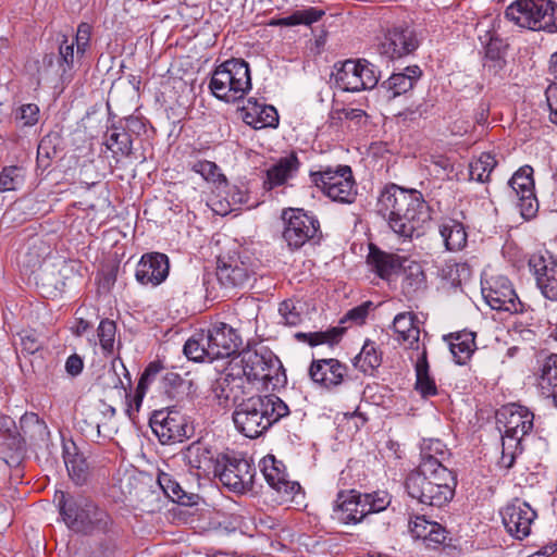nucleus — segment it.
Listing matches in <instances>:
<instances>
[{"mask_svg": "<svg viewBox=\"0 0 557 557\" xmlns=\"http://www.w3.org/2000/svg\"><path fill=\"white\" fill-rule=\"evenodd\" d=\"M345 329L343 327H331L326 331L320 332H297L294 337L296 341L301 343H307L311 347H315L318 345L327 344L330 346H334L339 343L342 336L344 334Z\"/></svg>", "mask_w": 557, "mask_h": 557, "instance_id": "obj_47", "label": "nucleus"}, {"mask_svg": "<svg viewBox=\"0 0 557 557\" xmlns=\"http://www.w3.org/2000/svg\"><path fill=\"white\" fill-rule=\"evenodd\" d=\"M281 219L284 223L282 237L292 251L307 243L317 245L323 237L320 221L312 212L301 208H285Z\"/></svg>", "mask_w": 557, "mask_h": 557, "instance_id": "obj_7", "label": "nucleus"}, {"mask_svg": "<svg viewBox=\"0 0 557 557\" xmlns=\"http://www.w3.org/2000/svg\"><path fill=\"white\" fill-rule=\"evenodd\" d=\"M502 519L507 532L517 540L525 539L531 532V524L536 512L531 506L520 499H515L502 511Z\"/></svg>", "mask_w": 557, "mask_h": 557, "instance_id": "obj_14", "label": "nucleus"}, {"mask_svg": "<svg viewBox=\"0 0 557 557\" xmlns=\"http://www.w3.org/2000/svg\"><path fill=\"white\" fill-rule=\"evenodd\" d=\"M116 323L108 318L102 319L97 329V336L104 356H112L116 335Z\"/></svg>", "mask_w": 557, "mask_h": 557, "instance_id": "obj_53", "label": "nucleus"}, {"mask_svg": "<svg viewBox=\"0 0 557 557\" xmlns=\"http://www.w3.org/2000/svg\"><path fill=\"white\" fill-rule=\"evenodd\" d=\"M413 469L405 479V490L409 497L430 507H443L455 496L457 474L449 468Z\"/></svg>", "mask_w": 557, "mask_h": 557, "instance_id": "obj_5", "label": "nucleus"}, {"mask_svg": "<svg viewBox=\"0 0 557 557\" xmlns=\"http://www.w3.org/2000/svg\"><path fill=\"white\" fill-rule=\"evenodd\" d=\"M540 10L537 0H517L507 7L505 16L520 27L534 30L536 27H542L534 15Z\"/></svg>", "mask_w": 557, "mask_h": 557, "instance_id": "obj_30", "label": "nucleus"}, {"mask_svg": "<svg viewBox=\"0 0 557 557\" xmlns=\"http://www.w3.org/2000/svg\"><path fill=\"white\" fill-rule=\"evenodd\" d=\"M92 27L89 23L82 22L77 26V32L74 41L76 45V53L83 57L87 51L90 42Z\"/></svg>", "mask_w": 557, "mask_h": 557, "instance_id": "obj_63", "label": "nucleus"}, {"mask_svg": "<svg viewBox=\"0 0 557 557\" xmlns=\"http://www.w3.org/2000/svg\"><path fill=\"white\" fill-rule=\"evenodd\" d=\"M301 165L300 160L295 151L288 156L280 158L276 163L267 170V176L263 181V188L272 190L275 187L282 186L293 178Z\"/></svg>", "mask_w": 557, "mask_h": 557, "instance_id": "obj_25", "label": "nucleus"}, {"mask_svg": "<svg viewBox=\"0 0 557 557\" xmlns=\"http://www.w3.org/2000/svg\"><path fill=\"white\" fill-rule=\"evenodd\" d=\"M149 425L161 444L181 443L195 433L189 417L174 407L154 410L149 418Z\"/></svg>", "mask_w": 557, "mask_h": 557, "instance_id": "obj_10", "label": "nucleus"}, {"mask_svg": "<svg viewBox=\"0 0 557 557\" xmlns=\"http://www.w3.org/2000/svg\"><path fill=\"white\" fill-rule=\"evenodd\" d=\"M438 232L448 251H460L467 246L468 233L462 222L453 218H443Z\"/></svg>", "mask_w": 557, "mask_h": 557, "instance_id": "obj_33", "label": "nucleus"}, {"mask_svg": "<svg viewBox=\"0 0 557 557\" xmlns=\"http://www.w3.org/2000/svg\"><path fill=\"white\" fill-rule=\"evenodd\" d=\"M169 271L170 260L165 253L147 252L137 263L135 277L141 285L158 286L166 280Z\"/></svg>", "mask_w": 557, "mask_h": 557, "instance_id": "obj_20", "label": "nucleus"}, {"mask_svg": "<svg viewBox=\"0 0 557 557\" xmlns=\"http://www.w3.org/2000/svg\"><path fill=\"white\" fill-rule=\"evenodd\" d=\"M367 264L380 278L388 281L400 268V257L381 250L373 244L369 246Z\"/></svg>", "mask_w": 557, "mask_h": 557, "instance_id": "obj_28", "label": "nucleus"}, {"mask_svg": "<svg viewBox=\"0 0 557 557\" xmlns=\"http://www.w3.org/2000/svg\"><path fill=\"white\" fill-rule=\"evenodd\" d=\"M54 502L62 521L72 532L85 536H110L115 533L113 518L91 497L58 491L54 494Z\"/></svg>", "mask_w": 557, "mask_h": 557, "instance_id": "obj_3", "label": "nucleus"}, {"mask_svg": "<svg viewBox=\"0 0 557 557\" xmlns=\"http://www.w3.org/2000/svg\"><path fill=\"white\" fill-rule=\"evenodd\" d=\"M421 76L422 71L418 65L407 66L404 72L393 73L382 83L381 88L389 92L388 99H394L411 90Z\"/></svg>", "mask_w": 557, "mask_h": 557, "instance_id": "obj_31", "label": "nucleus"}, {"mask_svg": "<svg viewBox=\"0 0 557 557\" xmlns=\"http://www.w3.org/2000/svg\"><path fill=\"white\" fill-rule=\"evenodd\" d=\"M502 433L525 436L533 430L534 414L527 407L511 404L496 413Z\"/></svg>", "mask_w": 557, "mask_h": 557, "instance_id": "obj_18", "label": "nucleus"}, {"mask_svg": "<svg viewBox=\"0 0 557 557\" xmlns=\"http://www.w3.org/2000/svg\"><path fill=\"white\" fill-rule=\"evenodd\" d=\"M221 453L213 449L203 441H195L183 450V460L191 470H197V475L209 476L216 471Z\"/></svg>", "mask_w": 557, "mask_h": 557, "instance_id": "obj_21", "label": "nucleus"}, {"mask_svg": "<svg viewBox=\"0 0 557 557\" xmlns=\"http://www.w3.org/2000/svg\"><path fill=\"white\" fill-rule=\"evenodd\" d=\"M24 181L25 171L22 166H4L0 172V191L16 190Z\"/></svg>", "mask_w": 557, "mask_h": 557, "instance_id": "obj_54", "label": "nucleus"}, {"mask_svg": "<svg viewBox=\"0 0 557 557\" xmlns=\"http://www.w3.org/2000/svg\"><path fill=\"white\" fill-rule=\"evenodd\" d=\"M416 384L414 389L420 394L422 398H429L436 396L438 389L435 380L430 374V366L428 361L426 347L423 346L422 351L419 354L416 364Z\"/></svg>", "mask_w": 557, "mask_h": 557, "instance_id": "obj_36", "label": "nucleus"}, {"mask_svg": "<svg viewBox=\"0 0 557 557\" xmlns=\"http://www.w3.org/2000/svg\"><path fill=\"white\" fill-rule=\"evenodd\" d=\"M256 265L253 260L240 251H227L216 258L214 275L208 274L203 278L207 295L213 299L237 294L256 281Z\"/></svg>", "mask_w": 557, "mask_h": 557, "instance_id": "obj_4", "label": "nucleus"}, {"mask_svg": "<svg viewBox=\"0 0 557 557\" xmlns=\"http://www.w3.org/2000/svg\"><path fill=\"white\" fill-rule=\"evenodd\" d=\"M475 337L474 332L466 330L444 336L457 364L465 366L470 360L476 349Z\"/></svg>", "mask_w": 557, "mask_h": 557, "instance_id": "obj_32", "label": "nucleus"}, {"mask_svg": "<svg viewBox=\"0 0 557 557\" xmlns=\"http://www.w3.org/2000/svg\"><path fill=\"white\" fill-rule=\"evenodd\" d=\"M502 456L499 466L504 469H511L523 450V438L521 435L502 433Z\"/></svg>", "mask_w": 557, "mask_h": 557, "instance_id": "obj_46", "label": "nucleus"}, {"mask_svg": "<svg viewBox=\"0 0 557 557\" xmlns=\"http://www.w3.org/2000/svg\"><path fill=\"white\" fill-rule=\"evenodd\" d=\"M376 213L404 240L420 237L432 219V209L421 191L414 188L386 184L376 201Z\"/></svg>", "mask_w": 557, "mask_h": 557, "instance_id": "obj_1", "label": "nucleus"}, {"mask_svg": "<svg viewBox=\"0 0 557 557\" xmlns=\"http://www.w3.org/2000/svg\"><path fill=\"white\" fill-rule=\"evenodd\" d=\"M539 387L541 394L550 398L557 407V354H550L543 359Z\"/></svg>", "mask_w": 557, "mask_h": 557, "instance_id": "obj_38", "label": "nucleus"}, {"mask_svg": "<svg viewBox=\"0 0 557 557\" xmlns=\"http://www.w3.org/2000/svg\"><path fill=\"white\" fill-rule=\"evenodd\" d=\"M352 363L363 374L372 375L382 363V352L377 350L373 342L367 339Z\"/></svg>", "mask_w": 557, "mask_h": 557, "instance_id": "obj_42", "label": "nucleus"}, {"mask_svg": "<svg viewBox=\"0 0 557 557\" xmlns=\"http://www.w3.org/2000/svg\"><path fill=\"white\" fill-rule=\"evenodd\" d=\"M278 313L285 325L297 326L302 321L301 310L294 299H285L278 306Z\"/></svg>", "mask_w": 557, "mask_h": 557, "instance_id": "obj_58", "label": "nucleus"}, {"mask_svg": "<svg viewBox=\"0 0 557 557\" xmlns=\"http://www.w3.org/2000/svg\"><path fill=\"white\" fill-rule=\"evenodd\" d=\"M324 15L323 10H319L317 8L310 7L305 10H297L293 12L290 15L285 17L272 18L269 22L270 26H281V27H289L296 25H311Z\"/></svg>", "mask_w": 557, "mask_h": 557, "instance_id": "obj_45", "label": "nucleus"}, {"mask_svg": "<svg viewBox=\"0 0 557 557\" xmlns=\"http://www.w3.org/2000/svg\"><path fill=\"white\" fill-rule=\"evenodd\" d=\"M243 383L242 377H233L230 383L231 392L235 388L240 389V394L236 392L233 395L235 405L233 421L238 432L246 437L256 438L287 417L290 410L286 403L274 394L248 396Z\"/></svg>", "mask_w": 557, "mask_h": 557, "instance_id": "obj_2", "label": "nucleus"}, {"mask_svg": "<svg viewBox=\"0 0 557 557\" xmlns=\"http://www.w3.org/2000/svg\"><path fill=\"white\" fill-rule=\"evenodd\" d=\"M419 46L414 32L407 25L393 26L380 45V52L389 59H398L412 53Z\"/></svg>", "mask_w": 557, "mask_h": 557, "instance_id": "obj_17", "label": "nucleus"}, {"mask_svg": "<svg viewBox=\"0 0 557 557\" xmlns=\"http://www.w3.org/2000/svg\"><path fill=\"white\" fill-rule=\"evenodd\" d=\"M40 116L39 107L36 103L22 104L15 114V119L22 122L23 126H34Z\"/></svg>", "mask_w": 557, "mask_h": 557, "instance_id": "obj_61", "label": "nucleus"}, {"mask_svg": "<svg viewBox=\"0 0 557 557\" xmlns=\"http://www.w3.org/2000/svg\"><path fill=\"white\" fill-rule=\"evenodd\" d=\"M209 89L215 98L228 103L243 99L251 89L249 64L244 59L224 61L212 72Z\"/></svg>", "mask_w": 557, "mask_h": 557, "instance_id": "obj_6", "label": "nucleus"}, {"mask_svg": "<svg viewBox=\"0 0 557 557\" xmlns=\"http://www.w3.org/2000/svg\"><path fill=\"white\" fill-rule=\"evenodd\" d=\"M259 466L268 484L277 493L283 494L286 499H293L301 490L298 482L288 480L284 462L277 460L273 455L263 457Z\"/></svg>", "mask_w": 557, "mask_h": 557, "instance_id": "obj_15", "label": "nucleus"}, {"mask_svg": "<svg viewBox=\"0 0 557 557\" xmlns=\"http://www.w3.org/2000/svg\"><path fill=\"white\" fill-rule=\"evenodd\" d=\"M335 72L332 73L335 86L343 91L356 92L362 90V84L359 77V62L356 60H346L334 65Z\"/></svg>", "mask_w": 557, "mask_h": 557, "instance_id": "obj_34", "label": "nucleus"}, {"mask_svg": "<svg viewBox=\"0 0 557 557\" xmlns=\"http://www.w3.org/2000/svg\"><path fill=\"white\" fill-rule=\"evenodd\" d=\"M209 354L216 360L236 354L242 345V337L237 330L224 322L211 323L205 331Z\"/></svg>", "mask_w": 557, "mask_h": 557, "instance_id": "obj_13", "label": "nucleus"}, {"mask_svg": "<svg viewBox=\"0 0 557 557\" xmlns=\"http://www.w3.org/2000/svg\"><path fill=\"white\" fill-rule=\"evenodd\" d=\"M158 484L172 502L183 506L197 504L198 495L186 493L171 474L164 472L159 473Z\"/></svg>", "mask_w": 557, "mask_h": 557, "instance_id": "obj_41", "label": "nucleus"}, {"mask_svg": "<svg viewBox=\"0 0 557 557\" xmlns=\"http://www.w3.org/2000/svg\"><path fill=\"white\" fill-rule=\"evenodd\" d=\"M240 113L243 121L255 129L276 128L280 123L277 110L271 104L260 103L256 98H249L240 108Z\"/></svg>", "mask_w": 557, "mask_h": 557, "instance_id": "obj_23", "label": "nucleus"}, {"mask_svg": "<svg viewBox=\"0 0 557 557\" xmlns=\"http://www.w3.org/2000/svg\"><path fill=\"white\" fill-rule=\"evenodd\" d=\"M63 459L71 481L77 486L86 485L91 476V468L75 443L63 445Z\"/></svg>", "mask_w": 557, "mask_h": 557, "instance_id": "obj_26", "label": "nucleus"}, {"mask_svg": "<svg viewBox=\"0 0 557 557\" xmlns=\"http://www.w3.org/2000/svg\"><path fill=\"white\" fill-rule=\"evenodd\" d=\"M530 272L535 277L536 286L549 300H557V260L552 257L532 255L528 261Z\"/></svg>", "mask_w": 557, "mask_h": 557, "instance_id": "obj_19", "label": "nucleus"}, {"mask_svg": "<svg viewBox=\"0 0 557 557\" xmlns=\"http://www.w3.org/2000/svg\"><path fill=\"white\" fill-rule=\"evenodd\" d=\"M508 44L499 38L498 36H491L488 42L485 46V62L484 67L494 75H497L503 71L507 64Z\"/></svg>", "mask_w": 557, "mask_h": 557, "instance_id": "obj_39", "label": "nucleus"}, {"mask_svg": "<svg viewBox=\"0 0 557 557\" xmlns=\"http://www.w3.org/2000/svg\"><path fill=\"white\" fill-rule=\"evenodd\" d=\"M438 275L451 286L458 287L470 275V268L466 263L447 261L438 269Z\"/></svg>", "mask_w": 557, "mask_h": 557, "instance_id": "obj_52", "label": "nucleus"}, {"mask_svg": "<svg viewBox=\"0 0 557 557\" xmlns=\"http://www.w3.org/2000/svg\"><path fill=\"white\" fill-rule=\"evenodd\" d=\"M218 467L213 476L218 478L223 486L236 494H246L253 488L256 468L234 451L221 453L216 460Z\"/></svg>", "mask_w": 557, "mask_h": 557, "instance_id": "obj_9", "label": "nucleus"}, {"mask_svg": "<svg viewBox=\"0 0 557 557\" xmlns=\"http://www.w3.org/2000/svg\"><path fill=\"white\" fill-rule=\"evenodd\" d=\"M0 433L4 438V444L17 457L24 454V440L21 436L15 421L9 416L0 417Z\"/></svg>", "mask_w": 557, "mask_h": 557, "instance_id": "obj_48", "label": "nucleus"}, {"mask_svg": "<svg viewBox=\"0 0 557 557\" xmlns=\"http://www.w3.org/2000/svg\"><path fill=\"white\" fill-rule=\"evenodd\" d=\"M59 45V57L57 59L60 75L69 74L74 67V41H69L67 36L63 35Z\"/></svg>", "mask_w": 557, "mask_h": 557, "instance_id": "obj_56", "label": "nucleus"}, {"mask_svg": "<svg viewBox=\"0 0 557 557\" xmlns=\"http://www.w3.org/2000/svg\"><path fill=\"white\" fill-rule=\"evenodd\" d=\"M160 381L165 393L174 396L173 393L185 384V380L176 372L169 371L164 368V372L160 375Z\"/></svg>", "mask_w": 557, "mask_h": 557, "instance_id": "obj_64", "label": "nucleus"}, {"mask_svg": "<svg viewBox=\"0 0 557 557\" xmlns=\"http://www.w3.org/2000/svg\"><path fill=\"white\" fill-rule=\"evenodd\" d=\"M63 150V137L59 132L51 131L46 134L37 147V169L41 172L47 171L59 153Z\"/></svg>", "mask_w": 557, "mask_h": 557, "instance_id": "obj_35", "label": "nucleus"}, {"mask_svg": "<svg viewBox=\"0 0 557 557\" xmlns=\"http://www.w3.org/2000/svg\"><path fill=\"white\" fill-rule=\"evenodd\" d=\"M162 372H164V366L161 361L150 362L141 373L137 386H139L140 389L148 391L151 383L160 380Z\"/></svg>", "mask_w": 557, "mask_h": 557, "instance_id": "obj_60", "label": "nucleus"}, {"mask_svg": "<svg viewBox=\"0 0 557 557\" xmlns=\"http://www.w3.org/2000/svg\"><path fill=\"white\" fill-rule=\"evenodd\" d=\"M362 493L356 490L339 491L333 505L332 519L342 524H357L366 519L362 509Z\"/></svg>", "mask_w": 557, "mask_h": 557, "instance_id": "obj_22", "label": "nucleus"}, {"mask_svg": "<svg viewBox=\"0 0 557 557\" xmlns=\"http://www.w3.org/2000/svg\"><path fill=\"white\" fill-rule=\"evenodd\" d=\"M243 373L248 382L260 381L268 375L264 371L267 370L268 363L273 360L276 362V355L267 347H261L256 350H244L239 354Z\"/></svg>", "mask_w": 557, "mask_h": 557, "instance_id": "obj_24", "label": "nucleus"}, {"mask_svg": "<svg viewBox=\"0 0 557 557\" xmlns=\"http://www.w3.org/2000/svg\"><path fill=\"white\" fill-rule=\"evenodd\" d=\"M497 165L495 156L491 152H482L480 157L469 163L470 180L485 183L490 180L491 173Z\"/></svg>", "mask_w": 557, "mask_h": 557, "instance_id": "obj_49", "label": "nucleus"}, {"mask_svg": "<svg viewBox=\"0 0 557 557\" xmlns=\"http://www.w3.org/2000/svg\"><path fill=\"white\" fill-rule=\"evenodd\" d=\"M309 176L311 183L333 201L341 203L355 201L356 183L349 165L321 166L319 171H310Z\"/></svg>", "mask_w": 557, "mask_h": 557, "instance_id": "obj_8", "label": "nucleus"}, {"mask_svg": "<svg viewBox=\"0 0 557 557\" xmlns=\"http://www.w3.org/2000/svg\"><path fill=\"white\" fill-rule=\"evenodd\" d=\"M104 145L114 156L131 157L133 154V138L129 133L122 131L120 125L112 124L107 134Z\"/></svg>", "mask_w": 557, "mask_h": 557, "instance_id": "obj_43", "label": "nucleus"}, {"mask_svg": "<svg viewBox=\"0 0 557 557\" xmlns=\"http://www.w3.org/2000/svg\"><path fill=\"white\" fill-rule=\"evenodd\" d=\"M362 516L366 518L371 513H377L385 510L392 503V496L385 491L373 493H362Z\"/></svg>", "mask_w": 557, "mask_h": 557, "instance_id": "obj_51", "label": "nucleus"}, {"mask_svg": "<svg viewBox=\"0 0 557 557\" xmlns=\"http://www.w3.org/2000/svg\"><path fill=\"white\" fill-rule=\"evenodd\" d=\"M425 289L426 275L419 263L412 262L404 269L401 293L407 299H412Z\"/></svg>", "mask_w": 557, "mask_h": 557, "instance_id": "obj_40", "label": "nucleus"}, {"mask_svg": "<svg viewBox=\"0 0 557 557\" xmlns=\"http://www.w3.org/2000/svg\"><path fill=\"white\" fill-rule=\"evenodd\" d=\"M533 174V168L525 164L519 168L508 181L509 187L518 199L520 214L524 220L533 219L539 211Z\"/></svg>", "mask_w": 557, "mask_h": 557, "instance_id": "obj_12", "label": "nucleus"}, {"mask_svg": "<svg viewBox=\"0 0 557 557\" xmlns=\"http://www.w3.org/2000/svg\"><path fill=\"white\" fill-rule=\"evenodd\" d=\"M347 371V366L338 359H313L309 366L308 374L314 384L331 391L343 384Z\"/></svg>", "mask_w": 557, "mask_h": 557, "instance_id": "obj_16", "label": "nucleus"}, {"mask_svg": "<svg viewBox=\"0 0 557 557\" xmlns=\"http://www.w3.org/2000/svg\"><path fill=\"white\" fill-rule=\"evenodd\" d=\"M209 344H207V337L205 330H200L194 333L185 343L183 347L184 355L191 361L195 362H212L215 360L210 354Z\"/></svg>", "mask_w": 557, "mask_h": 557, "instance_id": "obj_44", "label": "nucleus"}, {"mask_svg": "<svg viewBox=\"0 0 557 557\" xmlns=\"http://www.w3.org/2000/svg\"><path fill=\"white\" fill-rule=\"evenodd\" d=\"M482 296L497 311L521 313L524 305L519 299L511 282L503 275H494L482 282Z\"/></svg>", "mask_w": 557, "mask_h": 557, "instance_id": "obj_11", "label": "nucleus"}, {"mask_svg": "<svg viewBox=\"0 0 557 557\" xmlns=\"http://www.w3.org/2000/svg\"><path fill=\"white\" fill-rule=\"evenodd\" d=\"M265 369L267 370L264 372L269 375H265V377H263V384L271 385L273 389L284 387L286 385L287 376L285 373V369L277 356L276 362L272 360L271 363H268V367H265Z\"/></svg>", "mask_w": 557, "mask_h": 557, "instance_id": "obj_57", "label": "nucleus"}, {"mask_svg": "<svg viewBox=\"0 0 557 557\" xmlns=\"http://www.w3.org/2000/svg\"><path fill=\"white\" fill-rule=\"evenodd\" d=\"M396 339L409 349H419L420 327L413 312H400L393 321Z\"/></svg>", "mask_w": 557, "mask_h": 557, "instance_id": "obj_29", "label": "nucleus"}, {"mask_svg": "<svg viewBox=\"0 0 557 557\" xmlns=\"http://www.w3.org/2000/svg\"><path fill=\"white\" fill-rule=\"evenodd\" d=\"M540 12L535 13V18L542 27L535 30H544L549 34L557 33V3L552 0H537Z\"/></svg>", "mask_w": 557, "mask_h": 557, "instance_id": "obj_50", "label": "nucleus"}, {"mask_svg": "<svg viewBox=\"0 0 557 557\" xmlns=\"http://www.w3.org/2000/svg\"><path fill=\"white\" fill-rule=\"evenodd\" d=\"M356 62H359L358 72L360 83L362 84V90L374 88L380 79L375 65L366 59H358Z\"/></svg>", "mask_w": 557, "mask_h": 557, "instance_id": "obj_59", "label": "nucleus"}, {"mask_svg": "<svg viewBox=\"0 0 557 557\" xmlns=\"http://www.w3.org/2000/svg\"><path fill=\"white\" fill-rule=\"evenodd\" d=\"M190 170L199 175L207 182L214 184H226V176L221 172L218 164L209 160H199L195 162Z\"/></svg>", "mask_w": 557, "mask_h": 557, "instance_id": "obj_55", "label": "nucleus"}, {"mask_svg": "<svg viewBox=\"0 0 557 557\" xmlns=\"http://www.w3.org/2000/svg\"><path fill=\"white\" fill-rule=\"evenodd\" d=\"M447 446L437 438H424L420 445V463L416 469L448 468L445 462L450 459Z\"/></svg>", "mask_w": 557, "mask_h": 557, "instance_id": "obj_27", "label": "nucleus"}, {"mask_svg": "<svg viewBox=\"0 0 557 557\" xmlns=\"http://www.w3.org/2000/svg\"><path fill=\"white\" fill-rule=\"evenodd\" d=\"M119 124L122 131L129 133L131 138H133V136L138 137L147 131L146 120L137 115L126 116L123 120H120Z\"/></svg>", "mask_w": 557, "mask_h": 557, "instance_id": "obj_62", "label": "nucleus"}, {"mask_svg": "<svg viewBox=\"0 0 557 557\" xmlns=\"http://www.w3.org/2000/svg\"><path fill=\"white\" fill-rule=\"evenodd\" d=\"M24 440V453L26 451V443H44L49 436V430L46 422L35 412H26L20 419L18 429Z\"/></svg>", "mask_w": 557, "mask_h": 557, "instance_id": "obj_37", "label": "nucleus"}]
</instances>
